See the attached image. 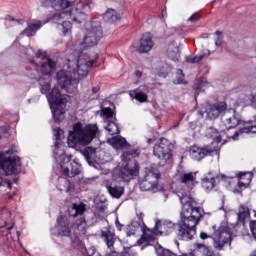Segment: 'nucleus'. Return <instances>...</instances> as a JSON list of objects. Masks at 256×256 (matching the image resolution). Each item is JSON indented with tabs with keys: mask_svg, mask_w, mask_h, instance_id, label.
<instances>
[{
	"mask_svg": "<svg viewBox=\"0 0 256 256\" xmlns=\"http://www.w3.org/2000/svg\"><path fill=\"white\" fill-rule=\"evenodd\" d=\"M41 5L42 7H52L58 11L51 17V21L59 26L64 35L71 31V21L74 23L86 21L87 15L82 11L89 9V3L83 1L42 0Z\"/></svg>",
	"mask_w": 256,
	"mask_h": 256,
	"instance_id": "1",
	"label": "nucleus"
},
{
	"mask_svg": "<svg viewBox=\"0 0 256 256\" xmlns=\"http://www.w3.org/2000/svg\"><path fill=\"white\" fill-rule=\"evenodd\" d=\"M97 61V56L91 58L89 54H81L77 61L67 59L64 68L56 73V81L66 93H75L79 79L89 75V69Z\"/></svg>",
	"mask_w": 256,
	"mask_h": 256,
	"instance_id": "2",
	"label": "nucleus"
},
{
	"mask_svg": "<svg viewBox=\"0 0 256 256\" xmlns=\"http://www.w3.org/2000/svg\"><path fill=\"white\" fill-rule=\"evenodd\" d=\"M178 197L182 205L181 220L179 222L178 239L191 241L197 233V225L203 217L201 208L197 207V201L190 194L179 193Z\"/></svg>",
	"mask_w": 256,
	"mask_h": 256,
	"instance_id": "3",
	"label": "nucleus"
},
{
	"mask_svg": "<svg viewBox=\"0 0 256 256\" xmlns=\"http://www.w3.org/2000/svg\"><path fill=\"white\" fill-rule=\"evenodd\" d=\"M26 55L33 72L31 79H36L40 85L42 95H47L51 91V73L57 69V62L45 55V52L35 50L31 47L26 49Z\"/></svg>",
	"mask_w": 256,
	"mask_h": 256,
	"instance_id": "4",
	"label": "nucleus"
},
{
	"mask_svg": "<svg viewBox=\"0 0 256 256\" xmlns=\"http://www.w3.org/2000/svg\"><path fill=\"white\" fill-rule=\"evenodd\" d=\"M135 157H139V150L137 149H131L123 152L121 155V160L124 163L122 167L115 169L113 179H106L103 181V185L107 189V192L114 199H121L125 193V188L117 185L116 181L129 182L130 179H133V175L137 173V165L132 167L129 163L131 159H135Z\"/></svg>",
	"mask_w": 256,
	"mask_h": 256,
	"instance_id": "5",
	"label": "nucleus"
},
{
	"mask_svg": "<svg viewBox=\"0 0 256 256\" xmlns=\"http://www.w3.org/2000/svg\"><path fill=\"white\" fill-rule=\"evenodd\" d=\"M100 132L97 124H89L83 128L81 123L73 126V131H70L68 136V147L77 145H89L93 139L99 137Z\"/></svg>",
	"mask_w": 256,
	"mask_h": 256,
	"instance_id": "6",
	"label": "nucleus"
},
{
	"mask_svg": "<svg viewBox=\"0 0 256 256\" xmlns=\"http://www.w3.org/2000/svg\"><path fill=\"white\" fill-rule=\"evenodd\" d=\"M213 235H209L205 232L200 233V239H212L213 247L217 251H223L225 245H231V229L228 228L227 224L223 223L219 228L213 226Z\"/></svg>",
	"mask_w": 256,
	"mask_h": 256,
	"instance_id": "7",
	"label": "nucleus"
},
{
	"mask_svg": "<svg viewBox=\"0 0 256 256\" xmlns=\"http://www.w3.org/2000/svg\"><path fill=\"white\" fill-rule=\"evenodd\" d=\"M15 152V146H12L5 153L0 152V169H2L4 175H18V173H21V158L13 155Z\"/></svg>",
	"mask_w": 256,
	"mask_h": 256,
	"instance_id": "8",
	"label": "nucleus"
},
{
	"mask_svg": "<svg viewBox=\"0 0 256 256\" xmlns=\"http://www.w3.org/2000/svg\"><path fill=\"white\" fill-rule=\"evenodd\" d=\"M48 102L52 109L54 121H63L65 108L67 107V97L61 95L59 88L54 87L47 95Z\"/></svg>",
	"mask_w": 256,
	"mask_h": 256,
	"instance_id": "9",
	"label": "nucleus"
},
{
	"mask_svg": "<svg viewBox=\"0 0 256 256\" xmlns=\"http://www.w3.org/2000/svg\"><path fill=\"white\" fill-rule=\"evenodd\" d=\"M159 177H161L159 173L153 170L148 171L144 179L140 182L141 191H151L152 193L162 191L163 186L159 183Z\"/></svg>",
	"mask_w": 256,
	"mask_h": 256,
	"instance_id": "10",
	"label": "nucleus"
},
{
	"mask_svg": "<svg viewBox=\"0 0 256 256\" xmlns=\"http://www.w3.org/2000/svg\"><path fill=\"white\" fill-rule=\"evenodd\" d=\"M172 150L173 145L169 143V140L162 138L158 144H155L153 153L162 163H167L171 159Z\"/></svg>",
	"mask_w": 256,
	"mask_h": 256,
	"instance_id": "11",
	"label": "nucleus"
},
{
	"mask_svg": "<svg viewBox=\"0 0 256 256\" xmlns=\"http://www.w3.org/2000/svg\"><path fill=\"white\" fill-rule=\"evenodd\" d=\"M102 37L103 30L101 29V24H99V22L93 23L92 28L88 30L81 45L82 47H84V49H87L88 47H95L99 39H101Z\"/></svg>",
	"mask_w": 256,
	"mask_h": 256,
	"instance_id": "12",
	"label": "nucleus"
},
{
	"mask_svg": "<svg viewBox=\"0 0 256 256\" xmlns=\"http://www.w3.org/2000/svg\"><path fill=\"white\" fill-rule=\"evenodd\" d=\"M60 167L66 177H77L83 171L77 159L71 160V157L64 158V161L60 162Z\"/></svg>",
	"mask_w": 256,
	"mask_h": 256,
	"instance_id": "13",
	"label": "nucleus"
},
{
	"mask_svg": "<svg viewBox=\"0 0 256 256\" xmlns=\"http://www.w3.org/2000/svg\"><path fill=\"white\" fill-rule=\"evenodd\" d=\"M222 121L227 130L235 129L238 125H247V123H251V121H243L241 115H239L235 109L225 110Z\"/></svg>",
	"mask_w": 256,
	"mask_h": 256,
	"instance_id": "14",
	"label": "nucleus"
},
{
	"mask_svg": "<svg viewBox=\"0 0 256 256\" xmlns=\"http://www.w3.org/2000/svg\"><path fill=\"white\" fill-rule=\"evenodd\" d=\"M61 135H63V130H61L60 128L54 129V136L56 139L54 148V159L57 163L65 161L67 157L71 158V156L65 155V145L61 144Z\"/></svg>",
	"mask_w": 256,
	"mask_h": 256,
	"instance_id": "15",
	"label": "nucleus"
},
{
	"mask_svg": "<svg viewBox=\"0 0 256 256\" xmlns=\"http://www.w3.org/2000/svg\"><path fill=\"white\" fill-rule=\"evenodd\" d=\"M215 151H217V148H211L210 146H191L189 149V155L194 161H201V159H205V157H208V155L215 153Z\"/></svg>",
	"mask_w": 256,
	"mask_h": 256,
	"instance_id": "16",
	"label": "nucleus"
},
{
	"mask_svg": "<svg viewBox=\"0 0 256 256\" xmlns=\"http://www.w3.org/2000/svg\"><path fill=\"white\" fill-rule=\"evenodd\" d=\"M52 233L57 237H69L71 235V228L69 227V220L63 216L57 218V225L52 230Z\"/></svg>",
	"mask_w": 256,
	"mask_h": 256,
	"instance_id": "17",
	"label": "nucleus"
},
{
	"mask_svg": "<svg viewBox=\"0 0 256 256\" xmlns=\"http://www.w3.org/2000/svg\"><path fill=\"white\" fill-rule=\"evenodd\" d=\"M226 110L227 104H225V102L207 104L205 109L206 119H217V117L222 113H225Z\"/></svg>",
	"mask_w": 256,
	"mask_h": 256,
	"instance_id": "18",
	"label": "nucleus"
},
{
	"mask_svg": "<svg viewBox=\"0 0 256 256\" xmlns=\"http://www.w3.org/2000/svg\"><path fill=\"white\" fill-rule=\"evenodd\" d=\"M11 217V211L4 209L2 212V219L5 220V225L0 227V235L6 237L7 241H15V239L11 236V229H13V221L9 220Z\"/></svg>",
	"mask_w": 256,
	"mask_h": 256,
	"instance_id": "19",
	"label": "nucleus"
},
{
	"mask_svg": "<svg viewBox=\"0 0 256 256\" xmlns=\"http://www.w3.org/2000/svg\"><path fill=\"white\" fill-rule=\"evenodd\" d=\"M141 231L143 232V234L142 237L137 241V243L138 245H145L146 247L147 245H149V243H151V241H155V237L159 235L156 226L152 230L147 228V226L143 225Z\"/></svg>",
	"mask_w": 256,
	"mask_h": 256,
	"instance_id": "20",
	"label": "nucleus"
},
{
	"mask_svg": "<svg viewBox=\"0 0 256 256\" xmlns=\"http://www.w3.org/2000/svg\"><path fill=\"white\" fill-rule=\"evenodd\" d=\"M156 231L158 235H169L175 231V223L169 220H159L155 221Z\"/></svg>",
	"mask_w": 256,
	"mask_h": 256,
	"instance_id": "21",
	"label": "nucleus"
},
{
	"mask_svg": "<svg viewBox=\"0 0 256 256\" xmlns=\"http://www.w3.org/2000/svg\"><path fill=\"white\" fill-rule=\"evenodd\" d=\"M143 213L138 215V220H134L131 224L127 225L125 228L127 237H131V235H137L143 229Z\"/></svg>",
	"mask_w": 256,
	"mask_h": 256,
	"instance_id": "22",
	"label": "nucleus"
},
{
	"mask_svg": "<svg viewBox=\"0 0 256 256\" xmlns=\"http://www.w3.org/2000/svg\"><path fill=\"white\" fill-rule=\"evenodd\" d=\"M147 93H149V88L147 86H140L138 89L130 91V97L136 99L139 103H147L149 99Z\"/></svg>",
	"mask_w": 256,
	"mask_h": 256,
	"instance_id": "23",
	"label": "nucleus"
},
{
	"mask_svg": "<svg viewBox=\"0 0 256 256\" xmlns=\"http://www.w3.org/2000/svg\"><path fill=\"white\" fill-rule=\"evenodd\" d=\"M101 239L106 243L108 249H113V245H115V241H117L115 232L111 228H104L101 231Z\"/></svg>",
	"mask_w": 256,
	"mask_h": 256,
	"instance_id": "24",
	"label": "nucleus"
},
{
	"mask_svg": "<svg viewBox=\"0 0 256 256\" xmlns=\"http://www.w3.org/2000/svg\"><path fill=\"white\" fill-rule=\"evenodd\" d=\"M180 183L187 185L190 189L191 187H195L197 185V172L181 173Z\"/></svg>",
	"mask_w": 256,
	"mask_h": 256,
	"instance_id": "25",
	"label": "nucleus"
},
{
	"mask_svg": "<svg viewBox=\"0 0 256 256\" xmlns=\"http://www.w3.org/2000/svg\"><path fill=\"white\" fill-rule=\"evenodd\" d=\"M153 49V40L151 39V34H144L140 40V46L138 51L140 53H149Z\"/></svg>",
	"mask_w": 256,
	"mask_h": 256,
	"instance_id": "26",
	"label": "nucleus"
},
{
	"mask_svg": "<svg viewBox=\"0 0 256 256\" xmlns=\"http://www.w3.org/2000/svg\"><path fill=\"white\" fill-rule=\"evenodd\" d=\"M39 29H41V21L33 20L28 23L27 28L21 32V35H25L26 37H33V35H35Z\"/></svg>",
	"mask_w": 256,
	"mask_h": 256,
	"instance_id": "27",
	"label": "nucleus"
},
{
	"mask_svg": "<svg viewBox=\"0 0 256 256\" xmlns=\"http://www.w3.org/2000/svg\"><path fill=\"white\" fill-rule=\"evenodd\" d=\"M107 142L114 149H127V147H129V143H127V140L121 136H114L112 138H109Z\"/></svg>",
	"mask_w": 256,
	"mask_h": 256,
	"instance_id": "28",
	"label": "nucleus"
},
{
	"mask_svg": "<svg viewBox=\"0 0 256 256\" xmlns=\"http://www.w3.org/2000/svg\"><path fill=\"white\" fill-rule=\"evenodd\" d=\"M238 177H239L238 187H240V189L241 188L247 189V187L251 185V181L253 179V173L251 172L240 173Z\"/></svg>",
	"mask_w": 256,
	"mask_h": 256,
	"instance_id": "29",
	"label": "nucleus"
},
{
	"mask_svg": "<svg viewBox=\"0 0 256 256\" xmlns=\"http://www.w3.org/2000/svg\"><path fill=\"white\" fill-rule=\"evenodd\" d=\"M219 179V176H213L211 175V172L208 173V176H205L202 179V187L205 189V191H211L215 188V181Z\"/></svg>",
	"mask_w": 256,
	"mask_h": 256,
	"instance_id": "30",
	"label": "nucleus"
},
{
	"mask_svg": "<svg viewBox=\"0 0 256 256\" xmlns=\"http://www.w3.org/2000/svg\"><path fill=\"white\" fill-rule=\"evenodd\" d=\"M104 21L107 23H117L121 19V15L115 9H108L103 16Z\"/></svg>",
	"mask_w": 256,
	"mask_h": 256,
	"instance_id": "31",
	"label": "nucleus"
},
{
	"mask_svg": "<svg viewBox=\"0 0 256 256\" xmlns=\"http://www.w3.org/2000/svg\"><path fill=\"white\" fill-rule=\"evenodd\" d=\"M167 55L171 61H179L181 54H179V47L171 44L168 46Z\"/></svg>",
	"mask_w": 256,
	"mask_h": 256,
	"instance_id": "32",
	"label": "nucleus"
},
{
	"mask_svg": "<svg viewBox=\"0 0 256 256\" xmlns=\"http://www.w3.org/2000/svg\"><path fill=\"white\" fill-rule=\"evenodd\" d=\"M243 133H256V126H246L243 127L241 129H239L238 131H236L234 133L233 136H231V139H233V141H237V139L239 138L240 135H243Z\"/></svg>",
	"mask_w": 256,
	"mask_h": 256,
	"instance_id": "33",
	"label": "nucleus"
},
{
	"mask_svg": "<svg viewBox=\"0 0 256 256\" xmlns=\"http://www.w3.org/2000/svg\"><path fill=\"white\" fill-rule=\"evenodd\" d=\"M69 213L71 217H77V215H83V213H85V205L73 204L72 207L69 208Z\"/></svg>",
	"mask_w": 256,
	"mask_h": 256,
	"instance_id": "34",
	"label": "nucleus"
},
{
	"mask_svg": "<svg viewBox=\"0 0 256 256\" xmlns=\"http://www.w3.org/2000/svg\"><path fill=\"white\" fill-rule=\"evenodd\" d=\"M154 249L156 251V255L157 256H177V254L173 253L171 250L169 249H165L163 246H161L160 244H156L154 246Z\"/></svg>",
	"mask_w": 256,
	"mask_h": 256,
	"instance_id": "35",
	"label": "nucleus"
},
{
	"mask_svg": "<svg viewBox=\"0 0 256 256\" xmlns=\"http://www.w3.org/2000/svg\"><path fill=\"white\" fill-rule=\"evenodd\" d=\"M106 131H108L109 135H119L121 132L119 130V125L115 123L114 121L107 122V125L104 127Z\"/></svg>",
	"mask_w": 256,
	"mask_h": 256,
	"instance_id": "36",
	"label": "nucleus"
},
{
	"mask_svg": "<svg viewBox=\"0 0 256 256\" xmlns=\"http://www.w3.org/2000/svg\"><path fill=\"white\" fill-rule=\"evenodd\" d=\"M12 187L11 180H8L7 178H0V194L11 191Z\"/></svg>",
	"mask_w": 256,
	"mask_h": 256,
	"instance_id": "37",
	"label": "nucleus"
},
{
	"mask_svg": "<svg viewBox=\"0 0 256 256\" xmlns=\"http://www.w3.org/2000/svg\"><path fill=\"white\" fill-rule=\"evenodd\" d=\"M60 183H64L66 185L64 188H59L60 191H65L66 193H73V190L75 189V186L69 182V180L65 178L60 179Z\"/></svg>",
	"mask_w": 256,
	"mask_h": 256,
	"instance_id": "38",
	"label": "nucleus"
},
{
	"mask_svg": "<svg viewBox=\"0 0 256 256\" xmlns=\"http://www.w3.org/2000/svg\"><path fill=\"white\" fill-rule=\"evenodd\" d=\"M247 217H249V208L240 206L238 212V221H240V223H243V221H245Z\"/></svg>",
	"mask_w": 256,
	"mask_h": 256,
	"instance_id": "39",
	"label": "nucleus"
},
{
	"mask_svg": "<svg viewBox=\"0 0 256 256\" xmlns=\"http://www.w3.org/2000/svg\"><path fill=\"white\" fill-rule=\"evenodd\" d=\"M208 137L214 139L215 143H221V136L219 135V131L215 128L208 129Z\"/></svg>",
	"mask_w": 256,
	"mask_h": 256,
	"instance_id": "40",
	"label": "nucleus"
},
{
	"mask_svg": "<svg viewBox=\"0 0 256 256\" xmlns=\"http://www.w3.org/2000/svg\"><path fill=\"white\" fill-rule=\"evenodd\" d=\"M74 227L78 229V231H84L85 227H87V222L85 218L80 217L74 222Z\"/></svg>",
	"mask_w": 256,
	"mask_h": 256,
	"instance_id": "41",
	"label": "nucleus"
},
{
	"mask_svg": "<svg viewBox=\"0 0 256 256\" xmlns=\"http://www.w3.org/2000/svg\"><path fill=\"white\" fill-rule=\"evenodd\" d=\"M197 249H200L205 256L213 255V250L208 246H205V244H197Z\"/></svg>",
	"mask_w": 256,
	"mask_h": 256,
	"instance_id": "42",
	"label": "nucleus"
},
{
	"mask_svg": "<svg viewBox=\"0 0 256 256\" xmlns=\"http://www.w3.org/2000/svg\"><path fill=\"white\" fill-rule=\"evenodd\" d=\"M204 87H209V82L205 80H200L196 84H194L193 89L204 91Z\"/></svg>",
	"mask_w": 256,
	"mask_h": 256,
	"instance_id": "43",
	"label": "nucleus"
},
{
	"mask_svg": "<svg viewBox=\"0 0 256 256\" xmlns=\"http://www.w3.org/2000/svg\"><path fill=\"white\" fill-rule=\"evenodd\" d=\"M183 79H185V75H183V70L179 69L176 71V79L174 80V83L176 85H181L183 83Z\"/></svg>",
	"mask_w": 256,
	"mask_h": 256,
	"instance_id": "44",
	"label": "nucleus"
},
{
	"mask_svg": "<svg viewBox=\"0 0 256 256\" xmlns=\"http://www.w3.org/2000/svg\"><path fill=\"white\" fill-rule=\"evenodd\" d=\"M216 38H215V45L216 47H221L223 44V36L221 31H216L215 32Z\"/></svg>",
	"mask_w": 256,
	"mask_h": 256,
	"instance_id": "45",
	"label": "nucleus"
},
{
	"mask_svg": "<svg viewBox=\"0 0 256 256\" xmlns=\"http://www.w3.org/2000/svg\"><path fill=\"white\" fill-rule=\"evenodd\" d=\"M102 113L106 119H111V117H113V110L109 107L102 108Z\"/></svg>",
	"mask_w": 256,
	"mask_h": 256,
	"instance_id": "46",
	"label": "nucleus"
},
{
	"mask_svg": "<svg viewBox=\"0 0 256 256\" xmlns=\"http://www.w3.org/2000/svg\"><path fill=\"white\" fill-rule=\"evenodd\" d=\"M201 57L202 56H189L186 58V61L187 63H192V64H195V63H199V61H201Z\"/></svg>",
	"mask_w": 256,
	"mask_h": 256,
	"instance_id": "47",
	"label": "nucleus"
},
{
	"mask_svg": "<svg viewBox=\"0 0 256 256\" xmlns=\"http://www.w3.org/2000/svg\"><path fill=\"white\" fill-rule=\"evenodd\" d=\"M86 253L88 256H95V253H97V249H95L94 246H91L90 248L86 249Z\"/></svg>",
	"mask_w": 256,
	"mask_h": 256,
	"instance_id": "48",
	"label": "nucleus"
},
{
	"mask_svg": "<svg viewBox=\"0 0 256 256\" xmlns=\"http://www.w3.org/2000/svg\"><path fill=\"white\" fill-rule=\"evenodd\" d=\"M209 55H211V51L209 49H204L199 54V57H201V60H202L204 57H209Z\"/></svg>",
	"mask_w": 256,
	"mask_h": 256,
	"instance_id": "49",
	"label": "nucleus"
},
{
	"mask_svg": "<svg viewBox=\"0 0 256 256\" xmlns=\"http://www.w3.org/2000/svg\"><path fill=\"white\" fill-rule=\"evenodd\" d=\"M199 18V13H195L188 19V21H190L191 23H197Z\"/></svg>",
	"mask_w": 256,
	"mask_h": 256,
	"instance_id": "50",
	"label": "nucleus"
},
{
	"mask_svg": "<svg viewBox=\"0 0 256 256\" xmlns=\"http://www.w3.org/2000/svg\"><path fill=\"white\" fill-rule=\"evenodd\" d=\"M249 100H250V103H251L252 107H255V109H256V94L255 95H250Z\"/></svg>",
	"mask_w": 256,
	"mask_h": 256,
	"instance_id": "51",
	"label": "nucleus"
},
{
	"mask_svg": "<svg viewBox=\"0 0 256 256\" xmlns=\"http://www.w3.org/2000/svg\"><path fill=\"white\" fill-rule=\"evenodd\" d=\"M115 248L109 249V251L106 253V256H119V253L114 250Z\"/></svg>",
	"mask_w": 256,
	"mask_h": 256,
	"instance_id": "52",
	"label": "nucleus"
},
{
	"mask_svg": "<svg viewBox=\"0 0 256 256\" xmlns=\"http://www.w3.org/2000/svg\"><path fill=\"white\" fill-rule=\"evenodd\" d=\"M10 21H15L16 23H19L20 25H23V23H25V20H23V19L17 20L15 18H10Z\"/></svg>",
	"mask_w": 256,
	"mask_h": 256,
	"instance_id": "53",
	"label": "nucleus"
},
{
	"mask_svg": "<svg viewBox=\"0 0 256 256\" xmlns=\"http://www.w3.org/2000/svg\"><path fill=\"white\" fill-rule=\"evenodd\" d=\"M136 77H138V79H141V77L143 76V73L141 71H136L135 73Z\"/></svg>",
	"mask_w": 256,
	"mask_h": 256,
	"instance_id": "54",
	"label": "nucleus"
},
{
	"mask_svg": "<svg viewBox=\"0 0 256 256\" xmlns=\"http://www.w3.org/2000/svg\"><path fill=\"white\" fill-rule=\"evenodd\" d=\"M99 86H95L94 88H92V93H99Z\"/></svg>",
	"mask_w": 256,
	"mask_h": 256,
	"instance_id": "55",
	"label": "nucleus"
},
{
	"mask_svg": "<svg viewBox=\"0 0 256 256\" xmlns=\"http://www.w3.org/2000/svg\"><path fill=\"white\" fill-rule=\"evenodd\" d=\"M116 227H117L118 231H121V227H123V225H121V224L119 223V221H117V222H116Z\"/></svg>",
	"mask_w": 256,
	"mask_h": 256,
	"instance_id": "56",
	"label": "nucleus"
},
{
	"mask_svg": "<svg viewBox=\"0 0 256 256\" xmlns=\"http://www.w3.org/2000/svg\"><path fill=\"white\" fill-rule=\"evenodd\" d=\"M122 256H135V254L131 252H125Z\"/></svg>",
	"mask_w": 256,
	"mask_h": 256,
	"instance_id": "57",
	"label": "nucleus"
},
{
	"mask_svg": "<svg viewBox=\"0 0 256 256\" xmlns=\"http://www.w3.org/2000/svg\"><path fill=\"white\" fill-rule=\"evenodd\" d=\"M19 237H21V233L17 232V234H16V241H19Z\"/></svg>",
	"mask_w": 256,
	"mask_h": 256,
	"instance_id": "58",
	"label": "nucleus"
},
{
	"mask_svg": "<svg viewBox=\"0 0 256 256\" xmlns=\"http://www.w3.org/2000/svg\"><path fill=\"white\" fill-rule=\"evenodd\" d=\"M199 115H201V117H203L204 112L203 111H199Z\"/></svg>",
	"mask_w": 256,
	"mask_h": 256,
	"instance_id": "59",
	"label": "nucleus"
},
{
	"mask_svg": "<svg viewBox=\"0 0 256 256\" xmlns=\"http://www.w3.org/2000/svg\"><path fill=\"white\" fill-rule=\"evenodd\" d=\"M87 151H93V149H91V148H88V149H87Z\"/></svg>",
	"mask_w": 256,
	"mask_h": 256,
	"instance_id": "60",
	"label": "nucleus"
},
{
	"mask_svg": "<svg viewBox=\"0 0 256 256\" xmlns=\"http://www.w3.org/2000/svg\"><path fill=\"white\" fill-rule=\"evenodd\" d=\"M148 143H151V139L148 140Z\"/></svg>",
	"mask_w": 256,
	"mask_h": 256,
	"instance_id": "61",
	"label": "nucleus"
}]
</instances>
